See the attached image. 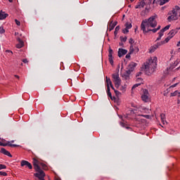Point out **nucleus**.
<instances>
[{
	"instance_id": "1",
	"label": "nucleus",
	"mask_w": 180,
	"mask_h": 180,
	"mask_svg": "<svg viewBox=\"0 0 180 180\" xmlns=\"http://www.w3.org/2000/svg\"><path fill=\"white\" fill-rule=\"evenodd\" d=\"M157 15H153L148 20H144L141 24V29L143 33H148V32H153V33H157L160 29H161V25H158L157 28L153 29L157 26Z\"/></svg>"
},
{
	"instance_id": "2",
	"label": "nucleus",
	"mask_w": 180,
	"mask_h": 180,
	"mask_svg": "<svg viewBox=\"0 0 180 180\" xmlns=\"http://www.w3.org/2000/svg\"><path fill=\"white\" fill-rule=\"evenodd\" d=\"M155 68H157V57L154 56L146 63L144 70L147 75H151L155 71Z\"/></svg>"
},
{
	"instance_id": "3",
	"label": "nucleus",
	"mask_w": 180,
	"mask_h": 180,
	"mask_svg": "<svg viewBox=\"0 0 180 180\" xmlns=\"http://www.w3.org/2000/svg\"><path fill=\"white\" fill-rule=\"evenodd\" d=\"M33 165L34 169L37 173L34 174V176L37 178H39V179H41V178H44L46 176V174L40 168V166H39V160H37L36 158L33 159Z\"/></svg>"
},
{
	"instance_id": "4",
	"label": "nucleus",
	"mask_w": 180,
	"mask_h": 180,
	"mask_svg": "<svg viewBox=\"0 0 180 180\" xmlns=\"http://www.w3.org/2000/svg\"><path fill=\"white\" fill-rule=\"evenodd\" d=\"M180 7L178 6H176L174 8L172 11V13H170V16L167 18L169 22H171V20H178V18H179V11Z\"/></svg>"
},
{
	"instance_id": "5",
	"label": "nucleus",
	"mask_w": 180,
	"mask_h": 180,
	"mask_svg": "<svg viewBox=\"0 0 180 180\" xmlns=\"http://www.w3.org/2000/svg\"><path fill=\"white\" fill-rule=\"evenodd\" d=\"M112 82H114L115 86L117 87V89H119L122 84V79L117 73H114L112 75Z\"/></svg>"
},
{
	"instance_id": "6",
	"label": "nucleus",
	"mask_w": 180,
	"mask_h": 180,
	"mask_svg": "<svg viewBox=\"0 0 180 180\" xmlns=\"http://www.w3.org/2000/svg\"><path fill=\"white\" fill-rule=\"evenodd\" d=\"M178 64H179V60H176L173 64H171L170 67L167 68V70L165 71V74H174V70L175 69V67L178 65Z\"/></svg>"
},
{
	"instance_id": "7",
	"label": "nucleus",
	"mask_w": 180,
	"mask_h": 180,
	"mask_svg": "<svg viewBox=\"0 0 180 180\" xmlns=\"http://www.w3.org/2000/svg\"><path fill=\"white\" fill-rule=\"evenodd\" d=\"M136 65H137V63H131L129 65L127 70L126 71L127 77H129V75H130V74H131V72L134 71V68H136Z\"/></svg>"
},
{
	"instance_id": "8",
	"label": "nucleus",
	"mask_w": 180,
	"mask_h": 180,
	"mask_svg": "<svg viewBox=\"0 0 180 180\" xmlns=\"http://www.w3.org/2000/svg\"><path fill=\"white\" fill-rule=\"evenodd\" d=\"M20 166L21 167H26V168H28L29 169H32L33 166H32V164L27 160H21L20 162Z\"/></svg>"
},
{
	"instance_id": "9",
	"label": "nucleus",
	"mask_w": 180,
	"mask_h": 180,
	"mask_svg": "<svg viewBox=\"0 0 180 180\" xmlns=\"http://www.w3.org/2000/svg\"><path fill=\"white\" fill-rule=\"evenodd\" d=\"M143 94L141 96V99L143 102H148V90L143 89Z\"/></svg>"
},
{
	"instance_id": "10",
	"label": "nucleus",
	"mask_w": 180,
	"mask_h": 180,
	"mask_svg": "<svg viewBox=\"0 0 180 180\" xmlns=\"http://www.w3.org/2000/svg\"><path fill=\"white\" fill-rule=\"evenodd\" d=\"M129 51L131 53H139V51H140V49H139V46H136V44H134L130 45Z\"/></svg>"
},
{
	"instance_id": "11",
	"label": "nucleus",
	"mask_w": 180,
	"mask_h": 180,
	"mask_svg": "<svg viewBox=\"0 0 180 180\" xmlns=\"http://www.w3.org/2000/svg\"><path fill=\"white\" fill-rule=\"evenodd\" d=\"M108 60L111 65H113V50L109 49Z\"/></svg>"
},
{
	"instance_id": "12",
	"label": "nucleus",
	"mask_w": 180,
	"mask_h": 180,
	"mask_svg": "<svg viewBox=\"0 0 180 180\" xmlns=\"http://www.w3.org/2000/svg\"><path fill=\"white\" fill-rule=\"evenodd\" d=\"M105 79H106V84H107V89L112 88V89H115V87L112 84V80H110V78H108V77H106Z\"/></svg>"
},
{
	"instance_id": "13",
	"label": "nucleus",
	"mask_w": 180,
	"mask_h": 180,
	"mask_svg": "<svg viewBox=\"0 0 180 180\" xmlns=\"http://www.w3.org/2000/svg\"><path fill=\"white\" fill-rule=\"evenodd\" d=\"M125 54H127V50L123 49H119L118 57H123V56H125Z\"/></svg>"
},
{
	"instance_id": "14",
	"label": "nucleus",
	"mask_w": 180,
	"mask_h": 180,
	"mask_svg": "<svg viewBox=\"0 0 180 180\" xmlns=\"http://www.w3.org/2000/svg\"><path fill=\"white\" fill-rule=\"evenodd\" d=\"M0 153H1V154H4V155L12 158V155L11 154V153L4 148L1 149Z\"/></svg>"
},
{
	"instance_id": "15",
	"label": "nucleus",
	"mask_w": 180,
	"mask_h": 180,
	"mask_svg": "<svg viewBox=\"0 0 180 180\" xmlns=\"http://www.w3.org/2000/svg\"><path fill=\"white\" fill-rule=\"evenodd\" d=\"M178 33V29L172 30L169 33L168 36H169L170 38L172 39L175 34Z\"/></svg>"
},
{
	"instance_id": "16",
	"label": "nucleus",
	"mask_w": 180,
	"mask_h": 180,
	"mask_svg": "<svg viewBox=\"0 0 180 180\" xmlns=\"http://www.w3.org/2000/svg\"><path fill=\"white\" fill-rule=\"evenodd\" d=\"M8 18V14L5 13L4 11L0 12V20H4V19H6Z\"/></svg>"
},
{
	"instance_id": "17",
	"label": "nucleus",
	"mask_w": 180,
	"mask_h": 180,
	"mask_svg": "<svg viewBox=\"0 0 180 180\" xmlns=\"http://www.w3.org/2000/svg\"><path fill=\"white\" fill-rule=\"evenodd\" d=\"M144 6H145L144 3H143V1H141L139 3H138V4L136 6H135V8L141 9V8H143Z\"/></svg>"
},
{
	"instance_id": "18",
	"label": "nucleus",
	"mask_w": 180,
	"mask_h": 180,
	"mask_svg": "<svg viewBox=\"0 0 180 180\" xmlns=\"http://www.w3.org/2000/svg\"><path fill=\"white\" fill-rule=\"evenodd\" d=\"M116 25H117V22H115L113 23H110V26H109V31L112 32V30H113V29H115V27L116 26Z\"/></svg>"
},
{
	"instance_id": "19",
	"label": "nucleus",
	"mask_w": 180,
	"mask_h": 180,
	"mask_svg": "<svg viewBox=\"0 0 180 180\" xmlns=\"http://www.w3.org/2000/svg\"><path fill=\"white\" fill-rule=\"evenodd\" d=\"M19 44L16 45L17 49H22L23 47L24 42L22 41V39H18Z\"/></svg>"
},
{
	"instance_id": "20",
	"label": "nucleus",
	"mask_w": 180,
	"mask_h": 180,
	"mask_svg": "<svg viewBox=\"0 0 180 180\" xmlns=\"http://www.w3.org/2000/svg\"><path fill=\"white\" fill-rule=\"evenodd\" d=\"M158 49V45H153V46L150 47V53H154Z\"/></svg>"
},
{
	"instance_id": "21",
	"label": "nucleus",
	"mask_w": 180,
	"mask_h": 180,
	"mask_svg": "<svg viewBox=\"0 0 180 180\" xmlns=\"http://www.w3.org/2000/svg\"><path fill=\"white\" fill-rule=\"evenodd\" d=\"M171 25H167L166 27H165L163 29H162L160 32V33L164 34V32H167V30H168L169 29Z\"/></svg>"
},
{
	"instance_id": "22",
	"label": "nucleus",
	"mask_w": 180,
	"mask_h": 180,
	"mask_svg": "<svg viewBox=\"0 0 180 180\" xmlns=\"http://www.w3.org/2000/svg\"><path fill=\"white\" fill-rule=\"evenodd\" d=\"M161 117V122L163 124H165L167 123V121L165 120V115L161 114L160 115Z\"/></svg>"
},
{
	"instance_id": "23",
	"label": "nucleus",
	"mask_w": 180,
	"mask_h": 180,
	"mask_svg": "<svg viewBox=\"0 0 180 180\" xmlns=\"http://www.w3.org/2000/svg\"><path fill=\"white\" fill-rule=\"evenodd\" d=\"M142 2L145 6L146 5H150L151 4V1L150 0H143Z\"/></svg>"
},
{
	"instance_id": "24",
	"label": "nucleus",
	"mask_w": 180,
	"mask_h": 180,
	"mask_svg": "<svg viewBox=\"0 0 180 180\" xmlns=\"http://www.w3.org/2000/svg\"><path fill=\"white\" fill-rule=\"evenodd\" d=\"M179 83H176L172 86H170L166 91H167V94H168V92H169V89H171V88H175V86H176V85H178Z\"/></svg>"
},
{
	"instance_id": "25",
	"label": "nucleus",
	"mask_w": 180,
	"mask_h": 180,
	"mask_svg": "<svg viewBox=\"0 0 180 180\" xmlns=\"http://www.w3.org/2000/svg\"><path fill=\"white\" fill-rule=\"evenodd\" d=\"M107 95L108 96H109V98H110V99H112V93H110V87H108V89H107Z\"/></svg>"
},
{
	"instance_id": "26",
	"label": "nucleus",
	"mask_w": 180,
	"mask_h": 180,
	"mask_svg": "<svg viewBox=\"0 0 180 180\" xmlns=\"http://www.w3.org/2000/svg\"><path fill=\"white\" fill-rule=\"evenodd\" d=\"M159 2H160V5H165L167 2H169V0H159Z\"/></svg>"
},
{
	"instance_id": "27",
	"label": "nucleus",
	"mask_w": 180,
	"mask_h": 180,
	"mask_svg": "<svg viewBox=\"0 0 180 180\" xmlns=\"http://www.w3.org/2000/svg\"><path fill=\"white\" fill-rule=\"evenodd\" d=\"M119 30H120V26L118 25L115 27L114 34H115V35L117 34V32H119Z\"/></svg>"
},
{
	"instance_id": "28",
	"label": "nucleus",
	"mask_w": 180,
	"mask_h": 180,
	"mask_svg": "<svg viewBox=\"0 0 180 180\" xmlns=\"http://www.w3.org/2000/svg\"><path fill=\"white\" fill-rule=\"evenodd\" d=\"M158 34H159V37L157 38V39L156 40H161V38L162 37V36H164V34H162V32H158Z\"/></svg>"
},
{
	"instance_id": "29",
	"label": "nucleus",
	"mask_w": 180,
	"mask_h": 180,
	"mask_svg": "<svg viewBox=\"0 0 180 180\" xmlns=\"http://www.w3.org/2000/svg\"><path fill=\"white\" fill-rule=\"evenodd\" d=\"M7 146H9L10 147H19V146L16 144H12L11 142H7Z\"/></svg>"
},
{
	"instance_id": "30",
	"label": "nucleus",
	"mask_w": 180,
	"mask_h": 180,
	"mask_svg": "<svg viewBox=\"0 0 180 180\" xmlns=\"http://www.w3.org/2000/svg\"><path fill=\"white\" fill-rule=\"evenodd\" d=\"M120 124L122 127H125V129H130V127H126V124H124V122H120Z\"/></svg>"
},
{
	"instance_id": "31",
	"label": "nucleus",
	"mask_w": 180,
	"mask_h": 180,
	"mask_svg": "<svg viewBox=\"0 0 180 180\" xmlns=\"http://www.w3.org/2000/svg\"><path fill=\"white\" fill-rule=\"evenodd\" d=\"M125 27L128 28V29H131V23L130 22H127L125 24Z\"/></svg>"
},
{
	"instance_id": "32",
	"label": "nucleus",
	"mask_w": 180,
	"mask_h": 180,
	"mask_svg": "<svg viewBox=\"0 0 180 180\" xmlns=\"http://www.w3.org/2000/svg\"><path fill=\"white\" fill-rule=\"evenodd\" d=\"M172 39L170 38L169 36H168L167 38H165V39L163 41V42L165 43V44H166V43H168V41H169V39Z\"/></svg>"
},
{
	"instance_id": "33",
	"label": "nucleus",
	"mask_w": 180,
	"mask_h": 180,
	"mask_svg": "<svg viewBox=\"0 0 180 180\" xmlns=\"http://www.w3.org/2000/svg\"><path fill=\"white\" fill-rule=\"evenodd\" d=\"M113 91L117 96H120V92L119 91L115 89V88H114Z\"/></svg>"
},
{
	"instance_id": "34",
	"label": "nucleus",
	"mask_w": 180,
	"mask_h": 180,
	"mask_svg": "<svg viewBox=\"0 0 180 180\" xmlns=\"http://www.w3.org/2000/svg\"><path fill=\"white\" fill-rule=\"evenodd\" d=\"M176 95H178V90H176L174 92L170 94V96H176Z\"/></svg>"
},
{
	"instance_id": "35",
	"label": "nucleus",
	"mask_w": 180,
	"mask_h": 180,
	"mask_svg": "<svg viewBox=\"0 0 180 180\" xmlns=\"http://www.w3.org/2000/svg\"><path fill=\"white\" fill-rule=\"evenodd\" d=\"M121 41H123L124 43L126 42L127 41V37H121Z\"/></svg>"
},
{
	"instance_id": "36",
	"label": "nucleus",
	"mask_w": 180,
	"mask_h": 180,
	"mask_svg": "<svg viewBox=\"0 0 180 180\" xmlns=\"http://www.w3.org/2000/svg\"><path fill=\"white\" fill-rule=\"evenodd\" d=\"M140 85H141V83H138V84H134L132 86V89H136V88H137L138 86H140Z\"/></svg>"
},
{
	"instance_id": "37",
	"label": "nucleus",
	"mask_w": 180,
	"mask_h": 180,
	"mask_svg": "<svg viewBox=\"0 0 180 180\" xmlns=\"http://www.w3.org/2000/svg\"><path fill=\"white\" fill-rule=\"evenodd\" d=\"M39 165H41V167H42V168L44 169H46V165H44V163H40V162H39Z\"/></svg>"
},
{
	"instance_id": "38",
	"label": "nucleus",
	"mask_w": 180,
	"mask_h": 180,
	"mask_svg": "<svg viewBox=\"0 0 180 180\" xmlns=\"http://www.w3.org/2000/svg\"><path fill=\"white\" fill-rule=\"evenodd\" d=\"M0 175L1 176H6L8 175V173L5 172H0Z\"/></svg>"
},
{
	"instance_id": "39",
	"label": "nucleus",
	"mask_w": 180,
	"mask_h": 180,
	"mask_svg": "<svg viewBox=\"0 0 180 180\" xmlns=\"http://www.w3.org/2000/svg\"><path fill=\"white\" fill-rule=\"evenodd\" d=\"M0 33L1 34H4V33H5V30L4 29V27H0Z\"/></svg>"
},
{
	"instance_id": "40",
	"label": "nucleus",
	"mask_w": 180,
	"mask_h": 180,
	"mask_svg": "<svg viewBox=\"0 0 180 180\" xmlns=\"http://www.w3.org/2000/svg\"><path fill=\"white\" fill-rule=\"evenodd\" d=\"M129 43L131 44V46H134V44H133L134 43V39L132 38L129 39Z\"/></svg>"
},
{
	"instance_id": "41",
	"label": "nucleus",
	"mask_w": 180,
	"mask_h": 180,
	"mask_svg": "<svg viewBox=\"0 0 180 180\" xmlns=\"http://www.w3.org/2000/svg\"><path fill=\"white\" fill-rule=\"evenodd\" d=\"M120 91H122V92H124L126 91V86H122L121 87H120Z\"/></svg>"
},
{
	"instance_id": "42",
	"label": "nucleus",
	"mask_w": 180,
	"mask_h": 180,
	"mask_svg": "<svg viewBox=\"0 0 180 180\" xmlns=\"http://www.w3.org/2000/svg\"><path fill=\"white\" fill-rule=\"evenodd\" d=\"M163 44H165L164 41H162L160 42H158V44H156V46H158V47H160V46H162Z\"/></svg>"
},
{
	"instance_id": "43",
	"label": "nucleus",
	"mask_w": 180,
	"mask_h": 180,
	"mask_svg": "<svg viewBox=\"0 0 180 180\" xmlns=\"http://www.w3.org/2000/svg\"><path fill=\"white\" fill-rule=\"evenodd\" d=\"M129 32V28L125 27L123 30L122 32L126 34Z\"/></svg>"
},
{
	"instance_id": "44",
	"label": "nucleus",
	"mask_w": 180,
	"mask_h": 180,
	"mask_svg": "<svg viewBox=\"0 0 180 180\" xmlns=\"http://www.w3.org/2000/svg\"><path fill=\"white\" fill-rule=\"evenodd\" d=\"M6 53H8V56H12V54H13V52H12V51L10 50H6Z\"/></svg>"
},
{
	"instance_id": "45",
	"label": "nucleus",
	"mask_w": 180,
	"mask_h": 180,
	"mask_svg": "<svg viewBox=\"0 0 180 180\" xmlns=\"http://www.w3.org/2000/svg\"><path fill=\"white\" fill-rule=\"evenodd\" d=\"M0 169H6V166L5 165H0Z\"/></svg>"
},
{
	"instance_id": "46",
	"label": "nucleus",
	"mask_w": 180,
	"mask_h": 180,
	"mask_svg": "<svg viewBox=\"0 0 180 180\" xmlns=\"http://www.w3.org/2000/svg\"><path fill=\"white\" fill-rule=\"evenodd\" d=\"M0 146H1L2 147H6V146H8L7 143H2L0 141Z\"/></svg>"
},
{
	"instance_id": "47",
	"label": "nucleus",
	"mask_w": 180,
	"mask_h": 180,
	"mask_svg": "<svg viewBox=\"0 0 180 180\" xmlns=\"http://www.w3.org/2000/svg\"><path fill=\"white\" fill-rule=\"evenodd\" d=\"M15 22L17 26H20V21L18 20L17 19L15 20Z\"/></svg>"
},
{
	"instance_id": "48",
	"label": "nucleus",
	"mask_w": 180,
	"mask_h": 180,
	"mask_svg": "<svg viewBox=\"0 0 180 180\" xmlns=\"http://www.w3.org/2000/svg\"><path fill=\"white\" fill-rule=\"evenodd\" d=\"M137 82H141V84H143V79L140 77H138L136 79Z\"/></svg>"
},
{
	"instance_id": "49",
	"label": "nucleus",
	"mask_w": 180,
	"mask_h": 180,
	"mask_svg": "<svg viewBox=\"0 0 180 180\" xmlns=\"http://www.w3.org/2000/svg\"><path fill=\"white\" fill-rule=\"evenodd\" d=\"M131 54H132V53H130V51H129V53L127 54L126 56H125L126 58H130V55H131Z\"/></svg>"
},
{
	"instance_id": "50",
	"label": "nucleus",
	"mask_w": 180,
	"mask_h": 180,
	"mask_svg": "<svg viewBox=\"0 0 180 180\" xmlns=\"http://www.w3.org/2000/svg\"><path fill=\"white\" fill-rule=\"evenodd\" d=\"M22 63H24L25 64H27V63H29V61H27V59H23Z\"/></svg>"
},
{
	"instance_id": "51",
	"label": "nucleus",
	"mask_w": 180,
	"mask_h": 180,
	"mask_svg": "<svg viewBox=\"0 0 180 180\" xmlns=\"http://www.w3.org/2000/svg\"><path fill=\"white\" fill-rule=\"evenodd\" d=\"M142 74H143V72H138L136 74V78H137V77H140V75H142Z\"/></svg>"
},
{
	"instance_id": "52",
	"label": "nucleus",
	"mask_w": 180,
	"mask_h": 180,
	"mask_svg": "<svg viewBox=\"0 0 180 180\" xmlns=\"http://www.w3.org/2000/svg\"><path fill=\"white\" fill-rule=\"evenodd\" d=\"M177 95H178V97L180 98V92L178 91Z\"/></svg>"
},
{
	"instance_id": "53",
	"label": "nucleus",
	"mask_w": 180,
	"mask_h": 180,
	"mask_svg": "<svg viewBox=\"0 0 180 180\" xmlns=\"http://www.w3.org/2000/svg\"><path fill=\"white\" fill-rule=\"evenodd\" d=\"M179 46H180V41L177 44V46L179 47Z\"/></svg>"
},
{
	"instance_id": "54",
	"label": "nucleus",
	"mask_w": 180,
	"mask_h": 180,
	"mask_svg": "<svg viewBox=\"0 0 180 180\" xmlns=\"http://www.w3.org/2000/svg\"><path fill=\"white\" fill-rule=\"evenodd\" d=\"M15 78H18V79H19V76L18 75H15Z\"/></svg>"
},
{
	"instance_id": "55",
	"label": "nucleus",
	"mask_w": 180,
	"mask_h": 180,
	"mask_svg": "<svg viewBox=\"0 0 180 180\" xmlns=\"http://www.w3.org/2000/svg\"><path fill=\"white\" fill-rule=\"evenodd\" d=\"M143 117H148V115H142Z\"/></svg>"
},
{
	"instance_id": "56",
	"label": "nucleus",
	"mask_w": 180,
	"mask_h": 180,
	"mask_svg": "<svg viewBox=\"0 0 180 180\" xmlns=\"http://www.w3.org/2000/svg\"><path fill=\"white\" fill-rule=\"evenodd\" d=\"M8 1L11 2V3L13 2V0H8Z\"/></svg>"
},
{
	"instance_id": "57",
	"label": "nucleus",
	"mask_w": 180,
	"mask_h": 180,
	"mask_svg": "<svg viewBox=\"0 0 180 180\" xmlns=\"http://www.w3.org/2000/svg\"><path fill=\"white\" fill-rule=\"evenodd\" d=\"M176 70H179V68H176Z\"/></svg>"
},
{
	"instance_id": "58",
	"label": "nucleus",
	"mask_w": 180,
	"mask_h": 180,
	"mask_svg": "<svg viewBox=\"0 0 180 180\" xmlns=\"http://www.w3.org/2000/svg\"><path fill=\"white\" fill-rule=\"evenodd\" d=\"M179 102H180V101H179V100H178V103H179Z\"/></svg>"
},
{
	"instance_id": "59",
	"label": "nucleus",
	"mask_w": 180,
	"mask_h": 180,
	"mask_svg": "<svg viewBox=\"0 0 180 180\" xmlns=\"http://www.w3.org/2000/svg\"><path fill=\"white\" fill-rule=\"evenodd\" d=\"M11 143H13V141H10Z\"/></svg>"
},
{
	"instance_id": "60",
	"label": "nucleus",
	"mask_w": 180,
	"mask_h": 180,
	"mask_svg": "<svg viewBox=\"0 0 180 180\" xmlns=\"http://www.w3.org/2000/svg\"><path fill=\"white\" fill-rule=\"evenodd\" d=\"M151 2H153V0H150Z\"/></svg>"
},
{
	"instance_id": "61",
	"label": "nucleus",
	"mask_w": 180,
	"mask_h": 180,
	"mask_svg": "<svg viewBox=\"0 0 180 180\" xmlns=\"http://www.w3.org/2000/svg\"><path fill=\"white\" fill-rule=\"evenodd\" d=\"M56 180H60V179H56Z\"/></svg>"
}]
</instances>
